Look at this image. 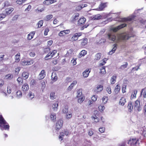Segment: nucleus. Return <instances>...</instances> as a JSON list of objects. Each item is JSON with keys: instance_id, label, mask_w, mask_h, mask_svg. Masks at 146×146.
<instances>
[{"instance_id": "nucleus-36", "label": "nucleus", "mask_w": 146, "mask_h": 146, "mask_svg": "<svg viewBox=\"0 0 146 146\" xmlns=\"http://www.w3.org/2000/svg\"><path fill=\"white\" fill-rule=\"evenodd\" d=\"M68 107L67 105L64 106V108L63 109L62 111L64 113H66L68 112Z\"/></svg>"}, {"instance_id": "nucleus-44", "label": "nucleus", "mask_w": 146, "mask_h": 146, "mask_svg": "<svg viewBox=\"0 0 146 146\" xmlns=\"http://www.w3.org/2000/svg\"><path fill=\"white\" fill-rule=\"evenodd\" d=\"M101 54L100 53H97L95 59L96 60H98L100 59L101 57Z\"/></svg>"}, {"instance_id": "nucleus-51", "label": "nucleus", "mask_w": 146, "mask_h": 146, "mask_svg": "<svg viewBox=\"0 0 146 146\" xmlns=\"http://www.w3.org/2000/svg\"><path fill=\"white\" fill-rule=\"evenodd\" d=\"M17 96L18 98H20L22 96V93L20 90L18 91L16 93Z\"/></svg>"}, {"instance_id": "nucleus-14", "label": "nucleus", "mask_w": 146, "mask_h": 146, "mask_svg": "<svg viewBox=\"0 0 146 146\" xmlns=\"http://www.w3.org/2000/svg\"><path fill=\"white\" fill-rule=\"evenodd\" d=\"M86 21V19L84 17L80 18L78 21V24L79 25H84Z\"/></svg>"}, {"instance_id": "nucleus-50", "label": "nucleus", "mask_w": 146, "mask_h": 146, "mask_svg": "<svg viewBox=\"0 0 146 146\" xmlns=\"http://www.w3.org/2000/svg\"><path fill=\"white\" fill-rule=\"evenodd\" d=\"M101 16L100 15H96L93 17V19L95 20H98L101 19Z\"/></svg>"}, {"instance_id": "nucleus-1", "label": "nucleus", "mask_w": 146, "mask_h": 146, "mask_svg": "<svg viewBox=\"0 0 146 146\" xmlns=\"http://www.w3.org/2000/svg\"><path fill=\"white\" fill-rule=\"evenodd\" d=\"M131 37V36H129V34L126 33L118 34L117 35V40L119 41H126Z\"/></svg>"}, {"instance_id": "nucleus-52", "label": "nucleus", "mask_w": 146, "mask_h": 146, "mask_svg": "<svg viewBox=\"0 0 146 146\" xmlns=\"http://www.w3.org/2000/svg\"><path fill=\"white\" fill-rule=\"evenodd\" d=\"M50 52L48 53V54L46 55L44 57L45 59L46 60H48L49 59L51 58H50L51 54L50 53Z\"/></svg>"}, {"instance_id": "nucleus-2", "label": "nucleus", "mask_w": 146, "mask_h": 146, "mask_svg": "<svg viewBox=\"0 0 146 146\" xmlns=\"http://www.w3.org/2000/svg\"><path fill=\"white\" fill-rule=\"evenodd\" d=\"M82 35V33L79 32L75 33L72 35L71 38L70 40L72 41H75L77 40L78 38Z\"/></svg>"}, {"instance_id": "nucleus-45", "label": "nucleus", "mask_w": 146, "mask_h": 146, "mask_svg": "<svg viewBox=\"0 0 146 146\" xmlns=\"http://www.w3.org/2000/svg\"><path fill=\"white\" fill-rule=\"evenodd\" d=\"M108 99V97H103L102 98V103L103 104L106 103L107 102Z\"/></svg>"}, {"instance_id": "nucleus-11", "label": "nucleus", "mask_w": 146, "mask_h": 146, "mask_svg": "<svg viewBox=\"0 0 146 146\" xmlns=\"http://www.w3.org/2000/svg\"><path fill=\"white\" fill-rule=\"evenodd\" d=\"M0 127L1 129L2 130L4 129L9 130V126L7 122V123L6 124H0Z\"/></svg>"}, {"instance_id": "nucleus-13", "label": "nucleus", "mask_w": 146, "mask_h": 146, "mask_svg": "<svg viewBox=\"0 0 146 146\" xmlns=\"http://www.w3.org/2000/svg\"><path fill=\"white\" fill-rule=\"evenodd\" d=\"M56 0H45L43 2V4L46 5H48L56 2Z\"/></svg>"}, {"instance_id": "nucleus-37", "label": "nucleus", "mask_w": 146, "mask_h": 146, "mask_svg": "<svg viewBox=\"0 0 146 146\" xmlns=\"http://www.w3.org/2000/svg\"><path fill=\"white\" fill-rule=\"evenodd\" d=\"M66 119H70L72 117V114L70 112H67L66 113Z\"/></svg>"}, {"instance_id": "nucleus-55", "label": "nucleus", "mask_w": 146, "mask_h": 146, "mask_svg": "<svg viewBox=\"0 0 146 146\" xmlns=\"http://www.w3.org/2000/svg\"><path fill=\"white\" fill-rule=\"evenodd\" d=\"M105 128L104 127H100L99 129V131L101 133H104L105 131Z\"/></svg>"}, {"instance_id": "nucleus-19", "label": "nucleus", "mask_w": 146, "mask_h": 146, "mask_svg": "<svg viewBox=\"0 0 146 146\" xmlns=\"http://www.w3.org/2000/svg\"><path fill=\"white\" fill-rule=\"evenodd\" d=\"M137 92V90H134L132 91L131 96V100L136 98Z\"/></svg>"}, {"instance_id": "nucleus-30", "label": "nucleus", "mask_w": 146, "mask_h": 146, "mask_svg": "<svg viewBox=\"0 0 146 146\" xmlns=\"http://www.w3.org/2000/svg\"><path fill=\"white\" fill-rule=\"evenodd\" d=\"M82 89H80L78 90L77 92V98L80 97L81 96H82Z\"/></svg>"}, {"instance_id": "nucleus-48", "label": "nucleus", "mask_w": 146, "mask_h": 146, "mask_svg": "<svg viewBox=\"0 0 146 146\" xmlns=\"http://www.w3.org/2000/svg\"><path fill=\"white\" fill-rule=\"evenodd\" d=\"M17 81L19 84H22L23 83V79L21 77H19L17 79Z\"/></svg>"}, {"instance_id": "nucleus-27", "label": "nucleus", "mask_w": 146, "mask_h": 146, "mask_svg": "<svg viewBox=\"0 0 146 146\" xmlns=\"http://www.w3.org/2000/svg\"><path fill=\"white\" fill-rule=\"evenodd\" d=\"M7 122L5 120L2 115H0V125L1 124H6Z\"/></svg>"}, {"instance_id": "nucleus-32", "label": "nucleus", "mask_w": 146, "mask_h": 146, "mask_svg": "<svg viewBox=\"0 0 146 146\" xmlns=\"http://www.w3.org/2000/svg\"><path fill=\"white\" fill-rule=\"evenodd\" d=\"M128 63L127 62H125V64L121 65L119 67V69L121 70H123L127 68L128 66Z\"/></svg>"}, {"instance_id": "nucleus-57", "label": "nucleus", "mask_w": 146, "mask_h": 146, "mask_svg": "<svg viewBox=\"0 0 146 146\" xmlns=\"http://www.w3.org/2000/svg\"><path fill=\"white\" fill-rule=\"evenodd\" d=\"M98 96L97 95H94L92 98V101L95 102L97 100Z\"/></svg>"}, {"instance_id": "nucleus-8", "label": "nucleus", "mask_w": 146, "mask_h": 146, "mask_svg": "<svg viewBox=\"0 0 146 146\" xmlns=\"http://www.w3.org/2000/svg\"><path fill=\"white\" fill-rule=\"evenodd\" d=\"M108 39L112 41H114L116 39V36L114 33H109L108 34Z\"/></svg>"}, {"instance_id": "nucleus-9", "label": "nucleus", "mask_w": 146, "mask_h": 146, "mask_svg": "<svg viewBox=\"0 0 146 146\" xmlns=\"http://www.w3.org/2000/svg\"><path fill=\"white\" fill-rule=\"evenodd\" d=\"M16 85L13 84H10L7 87V92L8 94H10L13 88H16Z\"/></svg>"}, {"instance_id": "nucleus-56", "label": "nucleus", "mask_w": 146, "mask_h": 146, "mask_svg": "<svg viewBox=\"0 0 146 146\" xmlns=\"http://www.w3.org/2000/svg\"><path fill=\"white\" fill-rule=\"evenodd\" d=\"M57 51L56 50H53L52 52L50 53L51 54L50 58H52L54 55L56 53Z\"/></svg>"}, {"instance_id": "nucleus-39", "label": "nucleus", "mask_w": 146, "mask_h": 146, "mask_svg": "<svg viewBox=\"0 0 146 146\" xmlns=\"http://www.w3.org/2000/svg\"><path fill=\"white\" fill-rule=\"evenodd\" d=\"M50 48L47 47L44 49L43 53L44 54H47L50 52Z\"/></svg>"}, {"instance_id": "nucleus-60", "label": "nucleus", "mask_w": 146, "mask_h": 146, "mask_svg": "<svg viewBox=\"0 0 146 146\" xmlns=\"http://www.w3.org/2000/svg\"><path fill=\"white\" fill-rule=\"evenodd\" d=\"M106 91L109 94H110L111 93V89L110 86L106 88Z\"/></svg>"}, {"instance_id": "nucleus-25", "label": "nucleus", "mask_w": 146, "mask_h": 146, "mask_svg": "<svg viewBox=\"0 0 146 146\" xmlns=\"http://www.w3.org/2000/svg\"><path fill=\"white\" fill-rule=\"evenodd\" d=\"M35 34V32H31L28 35L27 39L29 40H31L33 38Z\"/></svg>"}, {"instance_id": "nucleus-4", "label": "nucleus", "mask_w": 146, "mask_h": 146, "mask_svg": "<svg viewBox=\"0 0 146 146\" xmlns=\"http://www.w3.org/2000/svg\"><path fill=\"white\" fill-rule=\"evenodd\" d=\"M134 109L135 110L139 111L141 110V107L140 106V101L136 100L134 104Z\"/></svg>"}, {"instance_id": "nucleus-31", "label": "nucleus", "mask_w": 146, "mask_h": 146, "mask_svg": "<svg viewBox=\"0 0 146 146\" xmlns=\"http://www.w3.org/2000/svg\"><path fill=\"white\" fill-rule=\"evenodd\" d=\"M127 108L128 109V111L131 112L132 110L133 109V107L131 103H129L127 106Z\"/></svg>"}, {"instance_id": "nucleus-46", "label": "nucleus", "mask_w": 146, "mask_h": 146, "mask_svg": "<svg viewBox=\"0 0 146 146\" xmlns=\"http://www.w3.org/2000/svg\"><path fill=\"white\" fill-rule=\"evenodd\" d=\"M58 106V101L56 102L55 104H53L52 106L53 109L54 110H55L56 108H57V107Z\"/></svg>"}, {"instance_id": "nucleus-35", "label": "nucleus", "mask_w": 146, "mask_h": 146, "mask_svg": "<svg viewBox=\"0 0 146 146\" xmlns=\"http://www.w3.org/2000/svg\"><path fill=\"white\" fill-rule=\"evenodd\" d=\"M105 66H104L102 67L100 69V73L102 74H105L106 73V71L105 70Z\"/></svg>"}, {"instance_id": "nucleus-34", "label": "nucleus", "mask_w": 146, "mask_h": 146, "mask_svg": "<svg viewBox=\"0 0 146 146\" xmlns=\"http://www.w3.org/2000/svg\"><path fill=\"white\" fill-rule=\"evenodd\" d=\"M50 119L52 121L55 120L56 118V115L54 113H52L50 115Z\"/></svg>"}, {"instance_id": "nucleus-53", "label": "nucleus", "mask_w": 146, "mask_h": 146, "mask_svg": "<svg viewBox=\"0 0 146 146\" xmlns=\"http://www.w3.org/2000/svg\"><path fill=\"white\" fill-rule=\"evenodd\" d=\"M78 99V102L80 103H81L84 100V98L82 96H81Z\"/></svg>"}, {"instance_id": "nucleus-20", "label": "nucleus", "mask_w": 146, "mask_h": 146, "mask_svg": "<svg viewBox=\"0 0 146 146\" xmlns=\"http://www.w3.org/2000/svg\"><path fill=\"white\" fill-rule=\"evenodd\" d=\"M20 59V54L18 52L15 56V62H19Z\"/></svg>"}, {"instance_id": "nucleus-18", "label": "nucleus", "mask_w": 146, "mask_h": 146, "mask_svg": "<svg viewBox=\"0 0 146 146\" xmlns=\"http://www.w3.org/2000/svg\"><path fill=\"white\" fill-rule=\"evenodd\" d=\"M87 51L85 50H82L79 53L78 57L80 58L82 56H84L87 54Z\"/></svg>"}, {"instance_id": "nucleus-29", "label": "nucleus", "mask_w": 146, "mask_h": 146, "mask_svg": "<svg viewBox=\"0 0 146 146\" xmlns=\"http://www.w3.org/2000/svg\"><path fill=\"white\" fill-rule=\"evenodd\" d=\"M120 89V86L118 84L115 86L114 91L116 94H117L119 92Z\"/></svg>"}, {"instance_id": "nucleus-6", "label": "nucleus", "mask_w": 146, "mask_h": 146, "mask_svg": "<svg viewBox=\"0 0 146 146\" xmlns=\"http://www.w3.org/2000/svg\"><path fill=\"white\" fill-rule=\"evenodd\" d=\"M29 88L28 84L27 83H25L23 84L21 88V90L24 93L26 94L28 91Z\"/></svg>"}, {"instance_id": "nucleus-7", "label": "nucleus", "mask_w": 146, "mask_h": 146, "mask_svg": "<svg viewBox=\"0 0 146 146\" xmlns=\"http://www.w3.org/2000/svg\"><path fill=\"white\" fill-rule=\"evenodd\" d=\"M138 139H136V138H133L131 139H130L128 143V144H129L131 146L135 145L137 144V142L138 141Z\"/></svg>"}, {"instance_id": "nucleus-10", "label": "nucleus", "mask_w": 146, "mask_h": 146, "mask_svg": "<svg viewBox=\"0 0 146 146\" xmlns=\"http://www.w3.org/2000/svg\"><path fill=\"white\" fill-rule=\"evenodd\" d=\"M33 63V60L26 61L24 60L21 62V64L22 66H26L30 65Z\"/></svg>"}, {"instance_id": "nucleus-26", "label": "nucleus", "mask_w": 146, "mask_h": 146, "mask_svg": "<svg viewBox=\"0 0 146 146\" xmlns=\"http://www.w3.org/2000/svg\"><path fill=\"white\" fill-rule=\"evenodd\" d=\"M13 10V8H7L5 9L6 14L8 15L10 14Z\"/></svg>"}, {"instance_id": "nucleus-61", "label": "nucleus", "mask_w": 146, "mask_h": 146, "mask_svg": "<svg viewBox=\"0 0 146 146\" xmlns=\"http://www.w3.org/2000/svg\"><path fill=\"white\" fill-rule=\"evenodd\" d=\"M36 82L35 80L34 79H33L31 80L30 82V85L31 86H34L36 84Z\"/></svg>"}, {"instance_id": "nucleus-38", "label": "nucleus", "mask_w": 146, "mask_h": 146, "mask_svg": "<svg viewBox=\"0 0 146 146\" xmlns=\"http://www.w3.org/2000/svg\"><path fill=\"white\" fill-rule=\"evenodd\" d=\"M53 17V15H49L46 16L45 17L44 20L46 21H48L50 20Z\"/></svg>"}, {"instance_id": "nucleus-21", "label": "nucleus", "mask_w": 146, "mask_h": 146, "mask_svg": "<svg viewBox=\"0 0 146 146\" xmlns=\"http://www.w3.org/2000/svg\"><path fill=\"white\" fill-rule=\"evenodd\" d=\"M126 102V99L124 97H122L120 100L119 104L120 105L123 106Z\"/></svg>"}, {"instance_id": "nucleus-17", "label": "nucleus", "mask_w": 146, "mask_h": 146, "mask_svg": "<svg viewBox=\"0 0 146 146\" xmlns=\"http://www.w3.org/2000/svg\"><path fill=\"white\" fill-rule=\"evenodd\" d=\"M45 72L44 70H42L41 71L39 75V79H42L45 77Z\"/></svg>"}, {"instance_id": "nucleus-58", "label": "nucleus", "mask_w": 146, "mask_h": 146, "mask_svg": "<svg viewBox=\"0 0 146 146\" xmlns=\"http://www.w3.org/2000/svg\"><path fill=\"white\" fill-rule=\"evenodd\" d=\"M5 77L7 79H11L13 78V76L11 74H10L6 75Z\"/></svg>"}, {"instance_id": "nucleus-15", "label": "nucleus", "mask_w": 146, "mask_h": 146, "mask_svg": "<svg viewBox=\"0 0 146 146\" xmlns=\"http://www.w3.org/2000/svg\"><path fill=\"white\" fill-rule=\"evenodd\" d=\"M81 41V45L82 46H84L86 45L88 43V39L85 38L79 40Z\"/></svg>"}, {"instance_id": "nucleus-3", "label": "nucleus", "mask_w": 146, "mask_h": 146, "mask_svg": "<svg viewBox=\"0 0 146 146\" xmlns=\"http://www.w3.org/2000/svg\"><path fill=\"white\" fill-rule=\"evenodd\" d=\"M63 121L62 119H59L57 121L56 125V130L58 131L62 127L63 125Z\"/></svg>"}, {"instance_id": "nucleus-33", "label": "nucleus", "mask_w": 146, "mask_h": 146, "mask_svg": "<svg viewBox=\"0 0 146 146\" xmlns=\"http://www.w3.org/2000/svg\"><path fill=\"white\" fill-rule=\"evenodd\" d=\"M106 5L105 3H102L98 7L99 11H102L106 7Z\"/></svg>"}, {"instance_id": "nucleus-54", "label": "nucleus", "mask_w": 146, "mask_h": 146, "mask_svg": "<svg viewBox=\"0 0 146 146\" xmlns=\"http://www.w3.org/2000/svg\"><path fill=\"white\" fill-rule=\"evenodd\" d=\"M64 132H61L60 133V135L59 136V138L61 139V140H62L63 139V137L64 136Z\"/></svg>"}, {"instance_id": "nucleus-49", "label": "nucleus", "mask_w": 146, "mask_h": 146, "mask_svg": "<svg viewBox=\"0 0 146 146\" xmlns=\"http://www.w3.org/2000/svg\"><path fill=\"white\" fill-rule=\"evenodd\" d=\"M28 96L31 99H32L34 98L35 95L34 93L30 92H29Z\"/></svg>"}, {"instance_id": "nucleus-64", "label": "nucleus", "mask_w": 146, "mask_h": 146, "mask_svg": "<svg viewBox=\"0 0 146 146\" xmlns=\"http://www.w3.org/2000/svg\"><path fill=\"white\" fill-rule=\"evenodd\" d=\"M94 134V132L92 131V130L90 129L89 130L88 132V134L90 136H92Z\"/></svg>"}, {"instance_id": "nucleus-63", "label": "nucleus", "mask_w": 146, "mask_h": 146, "mask_svg": "<svg viewBox=\"0 0 146 146\" xmlns=\"http://www.w3.org/2000/svg\"><path fill=\"white\" fill-rule=\"evenodd\" d=\"M21 69V68L20 67H18L15 68V72L16 73H18Z\"/></svg>"}, {"instance_id": "nucleus-43", "label": "nucleus", "mask_w": 146, "mask_h": 146, "mask_svg": "<svg viewBox=\"0 0 146 146\" xmlns=\"http://www.w3.org/2000/svg\"><path fill=\"white\" fill-rule=\"evenodd\" d=\"M92 118L94 119L95 122L97 123L100 120L95 115H94L92 116Z\"/></svg>"}, {"instance_id": "nucleus-12", "label": "nucleus", "mask_w": 146, "mask_h": 146, "mask_svg": "<svg viewBox=\"0 0 146 146\" xmlns=\"http://www.w3.org/2000/svg\"><path fill=\"white\" fill-rule=\"evenodd\" d=\"M103 89V86L102 85H98L94 91L96 92H100Z\"/></svg>"}, {"instance_id": "nucleus-5", "label": "nucleus", "mask_w": 146, "mask_h": 146, "mask_svg": "<svg viewBox=\"0 0 146 146\" xmlns=\"http://www.w3.org/2000/svg\"><path fill=\"white\" fill-rule=\"evenodd\" d=\"M127 26V24L125 23L122 24L114 28H112L111 30L114 32H116L119 30Z\"/></svg>"}, {"instance_id": "nucleus-59", "label": "nucleus", "mask_w": 146, "mask_h": 146, "mask_svg": "<svg viewBox=\"0 0 146 146\" xmlns=\"http://www.w3.org/2000/svg\"><path fill=\"white\" fill-rule=\"evenodd\" d=\"M101 62L100 63L99 66H102L104 65V64L106 63V61L104 59L102 60L101 61Z\"/></svg>"}, {"instance_id": "nucleus-42", "label": "nucleus", "mask_w": 146, "mask_h": 146, "mask_svg": "<svg viewBox=\"0 0 146 146\" xmlns=\"http://www.w3.org/2000/svg\"><path fill=\"white\" fill-rule=\"evenodd\" d=\"M79 13H76L74 16L72 17V21H76V20H77L78 19V17H79Z\"/></svg>"}, {"instance_id": "nucleus-16", "label": "nucleus", "mask_w": 146, "mask_h": 146, "mask_svg": "<svg viewBox=\"0 0 146 146\" xmlns=\"http://www.w3.org/2000/svg\"><path fill=\"white\" fill-rule=\"evenodd\" d=\"M113 47L112 49L108 53L109 55H111L115 52L117 49V44H115L113 45Z\"/></svg>"}, {"instance_id": "nucleus-47", "label": "nucleus", "mask_w": 146, "mask_h": 146, "mask_svg": "<svg viewBox=\"0 0 146 146\" xmlns=\"http://www.w3.org/2000/svg\"><path fill=\"white\" fill-rule=\"evenodd\" d=\"M98 108L100 111H102L104 110L105 108L103 104H101L99 106Z\"/></svg>"}, {"instance_id": "nucleus-62", "label": "nucleus", "mask_w": 146, "mask_h": 146, "mask_svg": "<svg viewBox=\"0 0 146 146\" xmlns=\"http://www.w3.org/2000/svg\"><path fill=\"white\" fill-rule=\"evenodd\" d=\"M58 35L60 36H63L65 35L64 33V31H61L58 34Z\"/></svg>"}, {"instance_id": "nucleus-22", "label": "nucleus", "mask_w": 146, "mask_h": 146, "mask_svg": "<svg viewBox=\"0 0 146 146\" xmlns=\"http://www.w3.org/2000/svg\"><path fill=\"white\" fill-rule=\"evenodd\" d=\"M90 70L89 71V69H86L83 73V75L84 78H86L88 77Z\"/></svg>"}, {"instance_id": "nucleus-23", "label": "nucleus", "mask_w": 146, "mask_h": 146, "mask_svg": "<svg viewBox=\"0 0 146 146\" xmlns=\"http://www.w3.org/2000/svg\"><path fill=\"white\" fill-rule=\"evenodd\" d=\"M117 76L115 74H114L111 78V83L112 84H114L116 81L117 79Z\"/></svg>"}, {"instance_id": "nucleus-41", "label": "nucleus", "mask_w": 146, "mask_h": 146, "mask_svg": "<svg viewBox=\"0 0 146 146\" xmlns=\"http://www.w3.org/2000/svg\"><path fill=\"white\" fill-rule=\"evenodd\" d=\"M43 21L42 20H40L37 23V25L38 26V28H40L43 25Z\"/></svg>"}, {"instance_id": "nucleus-24", "label": "nucleus", "mask_w": 146, "mask_h": 146, "mask_svg": "<svg viewBox=\"0 0 146 146\" xmlns=\"http://www.w3.org/2000/svg\"><path fill=\"white\" fill-rule=\"evenodd\" d=\"M29 73L28 72H24L22 74V76L24 79H27L29 77Z\"/></svg>"}, {"instance_id": "nucleus-40", "label": "nucleus", "mask_w": 146, "mask_h": 146, "mask_svg": "<svg viewBox=\"0 0 146 146\" xmlns=\"http://www.w3.org/2000/svg\"><path fill=\"white\" fill-rule=\"evenodd\" d=\"M50 98L51 100H53L56 98V96L55 95V93L52 92L50 94Z\"/></svg>"}, {"instance_id": "nucleus-28", "label": "nucleus", "mask_w": 146, "mask_h": 146, "mask_svg": "<svg viewBox=\"0 0 146 146\" xmlns=\"http://www.w3.org/2000/svg\"><path fill=\"white\" fill-rule=\"evenodd\" d=\"M132 19V18L130 17L122 18L121 19L120 21L121 22H126L127 21H131Z\"/></svg>"}]
</instances>
